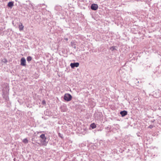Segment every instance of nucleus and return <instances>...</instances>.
<instances>
[{
    "label": "nucleus",
    "mask_w": 161,
    "mask_h": 161,
    "mask_svg": "<svg viewBox=\"0 0 161 161\" xmlns=\"http://www.w3.org/2000/svg\"><path fill=\"white\" fill-rule=\"evenodd\" d=\"M40 138L41 139L40 140L41 143L42 145L46 146L48 141H46V138L45 136V134H42L40 136Z\"/></svg>",
    "instance_id": "f257e3e1"
},
{
    "label": "nucleus",
    "mask_w": 161,
    "mask_h": 161,
    "mask_svg": "<svg viewBox=\"0 0 161 161\" xmlns=\"http://www.w3.org/2000/svg\"><path fill=\"white\" fill-rule=\"evenodd\" d=\"M64 98L65 101L67 102H69L71 100L72 98V96L69 94L66 93L64 96Z\"/></svg>",
    "instance_id": "f03ea898"
},
{
    "label": "nucleus",
    "mask_w": 161,
    "mask_h": 161,
    "mask_svg": "<svg viewBox=\"0 0 161 161\" xmlns=\"http://www.w3.org/2000/svg\"><path fill=\"white\" fill-rule=\"evenodd\" d=\"M98 6L97 4H92L91 7V9L92 10H96L98 8Z\"/></svg>",
    "instance_id": "7ed1b4c3"
},
{
    "label": "nucleus",
    "mask_w": 161,
    "mask_h": 161,
    "mask_svg": "<svg viewBox=\"0 0 161 161\" xmlns=\"http://www.w3.org/2000/svg\"><path fill=\"white\" fill-rule=\"evenodd\" d=\"M79 63H71L70 66L72 68H74L75 67H77L79 66Z\"/></svg>",
    "instance_id": "20e7f679"
},
{
    "label": "nucleus",
    "mask_w": 161,
    "mask_h": 161,
    "mask_svg": "<svg viewBox=\"0 0 161 161\" xmlns=\"http://www.w3.org/2000/svg\"><path fill=\"white\" fill-rule=\"evenodd\" d=\"M26 60L25 58H22L21 59V63L20 64L23 66H25L26 65Z\"/></svg>",
    "instance_id": "39448f33"
},
{
    "label": "nucleus",
    "mask_w": 161,
    "mask_h": 161,
    "mask_svg": "<svg viewBox=\"0 0 161 161\" xmlns=\"http://www.w3.org/2000/svg\"><path fill=\"white\" fill-rule=\"evenodd\" d=\"M120 114L123 117L127 115V112L125 110L121 111L120 112Z\"/></svg>",
    "instance_id": "423d86ee"
},
{
    "label": "nucleus",
    "mask_w": 161,
    "mask_h": 161,
    "mask_svg": "<svg viewBox=\"0 0 161 161\" xmlns=\"http://www.w3.org/2000/svg\"><path fill=\"white\" fill-rule=\"evenodd\" d=\"M24 26L22 23H20L19 25V28L20 31H22L24 30Z\"/></svg>",
    "instance_id": "0eeeda50"
},
{
    "label": "nucleus",
    "mask_w": 161,
    "mask_h": 161,
    "mask_svg": "<svg viewBox=\"0 0 161 161\" xmlns=\"http://www.w3.org/2000/svg\"><path fill=\"white\" fill-rule=\"evenodd\" d=\"M3 97L6 101L8 100L9 98L7 94H4Z\"/></svg>",
    "instance_id": "6e6552de"
},
{
    "label": "nucleus",
    "mask_w": 161,
    "mask_h": 161,
    "mask_svg": "<svg viewBox=\"0 0 161 161\" xmlns=\"http://www.w3.org/2000/svg\"><path fill=\"white\" fill-rule=\"evenodd\" d=\"M14 5L13 3L12 2H9L8 4V6L9 7H12Z\"/></svg>",
    "instance_id": "1a4fd4ad"
},
{
    "label": "nucleus",
    "mask_w": 161,
    "mask_h": 161,
    "mask_svg": "<svg viewBox=\"0 0 161 161\" xmlns=\"http://www.w3.org/2000/svg\"><path fill=\"white\" fill-rule=\"evenodd\" d=\"M90 126L92 128L94 129L96 128V125L94 123L92 124Z\"/></svg>",
    "instance_id": "9d476101"
},
{
    "label": "nucleus",
    "mask_w": 161,
    "mask_h": 161,
    "mask_svg": "<svg viewBox=\"0 0 161 161\" xmlns=\"http://www.w3.org/2000/svg\"><path fill=\"white\" fill-rule=\"evenodd\" d=\"M32 60V58L31 56H28L27 58V60L28 61H30Z\"/></svg>",
    "instance_id": "9b49d317"
},
{
    "label": "nucleus",
    "mask_w": 161,
    "mask_h": 161,
    "mask_svg": "<svg viewBox=\"0 0 161 161\" xmlns=\"http://www.w3.org/2000/svg\"><path fill=\"white\" fill-rule=\"evenodd\" d=\"M23 142L25 143H27L28 142V140L26 138H25L23 140Z\"/></svg>",
    "instance_id": "f8f14e48"
},
{
    "label": "nucleus",
    "mask_w": 161,
    "mask_h": 161,
    "mask_svg": "<svg viewBox=\"0 0 161 161\" xmlns=\"http://www.w3.org/2000/svg\"><path fill=\"white\" fill-rule=\"evenodd\" d=\"M110 50H111L112 51H113V50H116L115 47L114 46H113V47H111L110 48Z\"/></svg>",
    "instance_id": "ddd939ff"
},
{
    "label": "nucleus",
    "mask_w": 161,
    "mask_h": 161,
    "mask_svg": "<svg viewBox=\"0 0 161 161\" xmlns=\"http://www.w3.org/2000/svg\"><path fill=\"white\" fill-rule=\"evenodd\" d=\"M2 62H3V63H6L7 62V60L6 59V58H4L2 60Z\"/></svg>",
    "instance_id": "4468645a"
},
{
    "label": "nucleus",
    "mask_w": 161,
    "mask_h": 161,
    "mask_svg": "<svg viewBox=\"0 0 161 161\" xmlns=\"http://www.w3.org/2000/svg\"><path fill=\"white\" fill-rule=\"evenodd\" d=\"M42 104L43 105H45L46 104V102L45 100H43L42 102Z\"/></svg>",
    "instance_id": "2eb2a0df"
},
{
    "label": "nucleus",
    "mask_w": 161,
    "mask_h": 161,
    "mask_svg": "<svg viewBox=\"0 0 161 161\" xmlns=\"http://www.w3.org/2000/svg\"><path fill=\"white\" fill-rule=\"evenodd\" d=\"M65 40H68V39H67V38H66V39H65Z\"/></svg>",
    "instance_id": "dca6fc26"
}]
</instances>
